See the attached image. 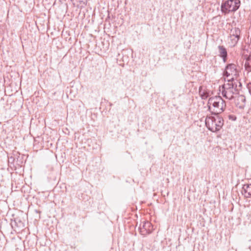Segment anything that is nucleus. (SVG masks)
<instances>
[{
  "mask_svg": "<svg viewBox=\"0 0 251 251\" xmlns=\"http://www.w3.org/2000/svg\"><path fill=\"white\" fill-rule=\"evenodd\" d=\"M240 30L239 28L233 27L232 28L230 32V36L240 37Z\"/></svg>",
  "mask_w": 251,
  "mask_h": 251,
  "instance_id": "obj_10",
  "label": "nucleus"
},
{
  "mask_svg": "<svg viewBox=\"0 0 251 251\" xmlns=\"http://www.w3.org/2000/svg\"><path fill=\"white\" fill-rule=\"evenodd\" d=\"M207 104L209 110L213 114L222 113L226 107L225 100L220 96L210 98Z\"/></svg>",
  "mask_w": 251,
  "mask_h": 251,
  "instance_id": "obj_1",
  "label": "nucleus"
},
{
  "mask_svg": "<svg viewBox=\"0 0 251 251\" xmlns=\"http://www.w3.org/2000/svg\"><path fill=\"white\" fill-rule=\"evenodd\" d=\"M234 103L236 106L241 110H243L246 106V98L243 95H237L235 97Z\"/></svg>",
  "mask_w": 251,
  "mask_h": 251,
  "instance_id": "obj_7",
  "label": "nucleus"
},
{
  "mask_svg": "<svg viewBox=\"0 0 251 251\" xmlns=\"http://www.w3.org/2000/svg\"><path fill=\"white\" fill-rule=\"evenodd\" d=\"M242 194L246 198L251 197V184H245L243 186Z\"/></svg>",
  "mask_w": 251,
  "mask_h": 251,
  "instance_id": "obj_8",
  "label": "nucleus"
},
{
  "mask_svg": "<svg viewBox=\"0 0 251 251\" xmlns=\"http://www.w3.org/2000/svg\"><path fill=\"white\" fill-rule=\"evenodd\" d=\"M230 40L231 41V44L232 46H235L238 42L240 37L231 36H230Z\"/></svg>",
  "mask_w": 251,
  "mask_h": 251,
  "instance_id": "obj_13",
  "label": "nucleus"
},
{
  "mask_svg": "<svg viewBox=\"0 0 251 251\" xmlns=\"http://www.w3.org/2000/svg\"><path fill=\"white\" fill-rule=\"evenodd\" d=\"M245 67L246 71L251 72V56L246 60Z\"/></svg>",
  "mask_w": 251,
  "mask_h": 251,
  "instance_id": "obj_12",
  "label": "nucleus"
},
{
  "mask_svg": "<svg viewBox=\"0 0 251 251\" xmlns=\"http://www.w3.org/2000/svg\"><path fill=\"white\" fill-rule=\"evenodd\" d=\"M238 75L236 65L234 64H229L226 68L224 72V76L226 77L227 81H233L234 77Z\"/></svg>",
  "mask_w": 251,
  "mask_h": 251,
  "instance_id": "obj_5",
  "label": "nucleus"
},
{
  "mask_svg": "<svg viewBox=\"0 0 251 251\" xmlns=\"http://www.w3.org/2000/svg\"><path fill=\"white\" fill-rule=\"evenodd\" d=\"M237 85L233 81H228L222 87V95L226 99L232 100L238 95Z\"/></svg>",
  "mask_w": 251,
  "mask_h": 251,
  "instance_id": "obj_2",
  "label": "nucleus"
},
{
  "mask_svg": "<svg viewBox=\"0 0 251 251\" xmlns=\"http://www.w3.org/2000/svg\"><path fill=\"white\" fill-rule=\"evenodd\" d=\"M240 5V1L239 0H227L222 2L221 11L225 14L230 12H235L239 8Z\"/></svg>",
  "mask_w": 251,
  "mask_h": 251,
  "instance_id": "obj_4",
  "label": "nucleus"
},
{
  "mask_svg": "<svg viewBox=\"0 0 251 251\" xmlns=\"http://www.w3.org/2000/svg\"><path fill=\"white\" fill-rule=\"evenodd\" d=\"M199 94L202 99H206L208 97V93L201 86L199 88Z\"/></svg>",
  "mask_w": 251,
  "mask_h": 251,
  "instance_id": "obj_11",
  "label": "nucleus"
},
{
  "mask_svg": "<svg viewBox=\"0 0 251 251\" xmlns=\"http://www.w3.org/2000/svg\"><path fill=\"white\" fill-rule=\"evenodd\" d=\"M140 233L144 235H147L151 232L153 227L149 221H144L142 225L139 228Z\"/></svg>",
  "mask_w": 251,
  "mask_h": 251,
  "instance_id": "obj_6",
  "label": "nucleus"
},
{
  "mask_svg": "<svg viewBox=\"0 0 251 251\" xmlns=\"http://www.w3.org/2000/svg\"><path fill=\"white\" fill-rule=\"evenodd\" d=\"M81 1L83 2V3H85L86 2L87 0H81Z\"/></svg>",
  "mask_w": 251,
  "mask_h": 251,
  "instance_id": "obj_16",
  "label": "nucleus"
},
{
  "mask_svg": "<svg viewBox=\"0 0 251 251\" xmlns=\"http://www.w3.org/2000/svg\"><path fill=\"white\" fill-rule=\"evenodd\" d=\"M219 55L222 57L224 62H225L227 59V51L226 49L223 46H219Z\"/></svg>",
  "mask_w": 251,
  "mask_h": 251,
  "instance_id": "obj_9",
  "label": "nucleus"
},
{
  "mask_svg": "<svg viewBox=\"0 0 251 251\" xmlns=\"http://www.w3.org/2000/svg\"><path fill=\"white\" fill-rule=\"evenodd\" d=\"M248 88L249 89L250 93L251 94V83H248Z\"/></svg>",
  "mask_w": 251,
  "mask_h": 251,
  "instance_id": "obj_15",
  "label": "nucleus"
},
{
  "mask_svg": "<svg viewBox=\"0 0 251 251\" xmlns=\"http://www.w3.org/2000/svg\"><path fill=\"white\" fill-rule=\"evenodd\" d=\"M228 119L232 121H235L236 120V117L234 115H229L228 116Z\"/></svg>",
  "mask_w": 251,
  "mask_h": 251,
  "instance_id": "obj_14",
  "label": "nucleus"
},
{
  "mask_svg": "<svg viewBox=\"0 0 251 251\" xmlns=\"http://www.w3.org/2000/svg\"><path fill=\"white\" fill-rule=\"evenodd\" d=\"M215 116L207 117L205 119V125L208 129L212 131L216 132L219 130L223 126L224 120L218 114Z\"/></svg>",
  "mask_w": 251,
  "mask_h": 251,
  "instance_id": "obj_3",
  "label": "nucleus"
}]
</instances>
